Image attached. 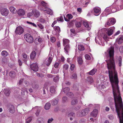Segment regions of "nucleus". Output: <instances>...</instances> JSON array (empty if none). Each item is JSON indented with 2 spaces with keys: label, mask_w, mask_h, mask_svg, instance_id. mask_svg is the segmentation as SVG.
Here are the masks:
<instances>
[{
  "label": "nucleus",
  "mask_w": 123,
  "mask_h": 123,
  "mask_svg": "<svg viewBox=\"0 0 123 123\" xmlns=\"http://www.w3.org/2000/svg\"><path fill=\"white\" fill-rule=\"evenodd\" d=\"M78 102V100L76 99L73 98L71 102V105H75L77 104Z\"/></svg>",
  "instance_id": "aec40b11"
},
{
  "label": "nucleus",
  "mask_w": 123,
  "mask_h": 123,
  "mask_svg": "<svg viewBox=\"0 0 123 123\" xmlns=\"http://www.w3.org/2000/svg\"><path fill=\"white\" fill-rule=\"evenodd\" d=\"M59 101L58 99H55L54 100H52L51 101V103L52 105H55L57 104Z\"/></svg>",
  "instance_id": "a211bd4d"
},
{
  "label": "nucleus",
  "mask_w": 123,
  "mask_h": 123,
  "mask_svg": "<svg viewBox=\"0 0 123 123\" xmlns=\"http://www.w3.org/2000/svg\"><path fill=\"white\" fill-rule=\"evenodd\" d=\"M70 89L68 87H66L63 88L62 90V91L64 92L65 93H68V92L69 91Z\"/></svg>",
  "instance_id": "72a5a7b5"
},
{
  "label": "nucleus",
  "mask_w": 123,
  "mask_h": 123,
  "mask_svg": "<svg viewBox=\"0 0 123 123\" xmlns=\"http://www.w3.org/2000/svg\"><path fill=\"white\" fill-rule=\"evenodd\" d=\"M51 106L49 102L46 103L44 106V108L46 110H48L50 108Z\"/></svg>",
  "instance_id": "b1692460"
},
{
  "label": "nucleus",
  "mask_w": 123,
  "mask_h": 123,
  "mask_svg": "<svg viewBox=\"0 0 123 123\" xmlns=\"http://www.w3.org/2000/svg\"><path fill=\"white\" fill-rule=\"evenodd\" d=\"M83 24L84 26L86 28H88L89 27V25L86 22H83Z\"/></svg>",
  "instance_id": "09e8293b"
},
{
  "label": "nucleus",
  "mask_w": 123,
  "mask_h": 123,
  "mask_svg": "<svg viewBox=\"0 0 123 123\" xmlns=\"http://www.w3.org/2000/svg\"><path fill=\"white\" fill-rule=\"evenodd\" d=\"M77 61L79 64H82L83 60L81 56H79L78 57Z\"/></svg>",
  "instance_id": "c85d7f7f"
},
{
  "label": "nucleus",
  "mask_w": 123,
  "mask_h": 123,
  "mask_svg": "<svg viewBox=\"0 0 123 123\" xmlns=\"http://www.w3.org/2000/svg\"><path fill=\"white\" fill-rule=\"evenodd\" d=\"M66 95L67 96L70 97H72L74 96L73 93L71 92H68L66 94Z\"/></svg>",
  "instance_id": "58836bf2"
},
{
  "label": "nucleus",
  "mask_w": 123,
  "mask_h": 123,
  "mask_svg": "<svg viewBox=\"0 0 123 123\" xmlns=\"http://www.w3.org/2000/svg\"><path fill=\"white\" fill-rule=\"evenodd\" d=\"M24 31L23 28L21 26L17 27L15 31V32L16 34L20 35L22 34Z\"/></svg>",
  "instance_id": "7ed1b4c3"
},
{
  "label": "nucleus",
  "mask_w": 123,
  "mask_h": 123,
  "mask_svg": "<svg viewBox=\"0 0 123 123\" xmlns=\"http://www.w3.org/2000/svg\"><path fill=\"white\" fill-rule=\"evenodd\" d=\"M85 57L86 59L89 60L90 59V57L89 55L86 54L85 55Z\"/></svg>",
  "instance_id": "603ef678"
},
{
  "label": "nucleus",
  "mask_w": 123,
  "mask_h": 123,
  "mask_svg": "<svg viewBox=\"0 0 123 123\" xmlns=\"http://www.w3.org/2000/svg\"><path fill=\"white\" fill-rule=\"evenodd\" d=\"M33 15L36 18H38L40 15L39 12L37 10H35L32 11Z\"/></svg>",
  "instance_id": "6e6552de"
},
{
  "label": "nucleus",
  "mask_w": 123,
  "mask_h": 123,
  "mask_svg": "<svg viewBox=\"0 0 123 123\" xmlns=\"http://www.w3.org/2000/svg\"><path fill=\"white\" fill-rule=\"evenodd\" d=\"M71 78L74 79H76L77 78V75L76 73L73 74L71 77Z\"/></svg>",
  "instance_id": "ea45409f"
},
{
  "label": "nucleus",
  "mask_w": 123,
  "mask_h": 123,
  "mask_svg": "<svg viewBox=\"0 0 123 123\" xmlns=\"http://www.w3.org/2000/svg\"><path fill=\"white\" fill-rule=\"evenodd\" d=\"M39 21L42 23H44L46 22L45 20L42 18H40L39 19Z\"/></svg>",
  "instance_id": "de8ad7c7"
},
{
  "label": "nucleus",
  "mask_w": 123,
  "mask_h": 123,
  "mask_svg": "<svg viewBox=\"0 0 123 123\" xmlns=\"http://www.w3.org/2000/svg\"><path fill=\"white\" fill-rule=\"evenodd\" d=\"M2 55L6 57L8 55V53L5 50L2 51L1 52Z\"/></svg>",
  "instance_id": "cd10ccee"
},
{
  "label": "nucleus",
  "mask_w": 123,
  "mask_h": 123,
  "mask_svg": "<svg viewBox=\"0 0 123 123\" xmlns=\"http://www.w3.org/2000/svg\"><path fill=\"white\" fill-rule=\"evenodd\" d=\"M96 69H93L92 70L90 71L89 73V75H93L95 73V72L96 71Z\"/></svg>",
  "instance_id": "c9c22d12"
},
{
  "label": "nucleus",
  "mask_w": 123,
  "mask_h": 123,
  "mask_svg": "<svg viewBox=\"0 0 123 123\" xmlns=\"http://www.w3.org/2000/svg\"><path fill=\"white\" fill-rule=\"evenodd\" d=\"M1 13L3 16H6L8 15L9 13V11L6 8L2 9L0 11Z\"/></svg>",
  "instance_id": "423d86ee"
},
{
  "label": "nucleus",
  "mask_w": 123,
  "mask_h": 123,
  "mask_svg": "<svg viewBox=\"0 0 123 123\" xmlns=\"http://www.w3.org/2000/svg\"><path fill=\"white\" fill-rule=\"evenodd\" d=\"M122 57L121 56H119L118 58V65L120 67L122 65Z\"/></svg>",
  "instance_id": "4c0bfd02"
},
{
  "label": "nucleus",
  "mask_w": 123,
  "mask_h": 123,
  "mask_svg": "<svg viewBox=\"0 0 123 123\" xmlns=\"http://www.w3.org/2000/svg\"><path fill=\"white\" fill-rule=\"evenodd\" d=\"M94 11L95 13L97 14H94L96 16L98 15L100 13V10L96 7L94 8Z\"/></svg>",
  "instance_id": "ddd939ff"
},
{
  "label": "nucleus",
  "mask_w": 123,
  "mask_h": 123,
  "mask_svg": "<svg viewBox=\"0 0 123 123\" xmlns=\"http://www.w3.org/2000/svg\"><path fill=\"white\" fill-rule=\"evenodd\" d=\"M50 40L52 42H54L55 41V38L54 37H51Z\"/></svg>",
  "instance_id": "bf43d9fd"
},
{
  "label": "nucleus",
  "mask_w": 123,
  "mask_h": 123,
  "mask_svg": "<svg viewBox=\"0 0 123 123\" xmlns=\"http://www.w3.org/2000/svg\"><path fill=\"white\" fill-rule=\"evenodd\" d=\"M103 38L106 41V40H108L109 38L108 37V36L106 34H105L103 37Z\"/></svg>",
  "instance_id": "3c124183"
},
{
  "label": "nucleus",
  "mask_w": 123,
  "mask_h": 123,
  "mask_svg": "<svg viewBox=\"0 0 123 123\" xmlns=\"http://www.w3.org/2000/svg\"><path fill=\"white\" fill-rule=\"evenodd\" d=\"M22 55L23 58V61L25 62V63L28 66V65L26 63L28 58L29 57L25 53H23L22 54Z\"/></svg>",
  "instance_id": "4468645a"
},
{
  "label": "nucleus",
  "mask_w": 123,
  "mask_h": 123,
  "mask_svg": "<svg viewBox=\"0 0 123 123\" xmlns=\"http://www.w3.org/2000/svg\"><path fill=\"white\" fill-rule=\"evenodd\" d=\"M32 120V119L30 118H29L27 120L26 122L25 123H29Z\"/></svg>",
  "instance_id": "69168bd1"
},
{
  "label": "nucleus",
  "mask_w": 123,
  "mask_h": 123,
  "mask_svg": "<svg viewBox=\"0 0 123 123\" xmlns=\"http://www.w3.org/2000/svg\"><path fill=\"white\" fill-rule=\"evenodd\" d=\"M7 109L9 110L10 112L13 113L15 111V108L14 106L11 104H8L7 106Z\"/></svg>",
  "instance_id": "39448f33"
},
{
  "label": "nucleus",
  "mask_w": 123,
  "mask_h": 123,
  "mask_svg": "<svg viewBox=\"0 0 123 123\" xmlns=\"http://www.w3.org/2000/svg\"><path fill=\"white\" fill-rule=\"evenodd\" d=\"M37 123H44V121L42 117H39L38 118L36 121Z\"/></svg>",
  "instance_id": "4be33fe9"
},
{
  "label": "nucleus",
  "mask_w": 123,
  "mask_h": 123,
  "mask_svg": "<svg viewBox=\"0 0 123 123\" xmlns=\"http://www.w3.org/2000/svg\"><path fill=\"white\" fill-rule=\"evenodd\" d=\"M31 69L34 72L38 71V67L36 63L33 64L31 65Z\"/></svg>",
  "instance_id": "0eeeda50"
},
{
  "label": "nucleus",
  "mask_w": 123,
  "mask_h": 123,
  "mask_svg": "<svg viewBox=\"0 0 123 123\" xmlns=\"http://www.w3.org/2000/svg\"><path fill=\"white\" fill-rule=\"evenodd\" d=\"M18 13L20 16H23L25 13V11L23 9H19L18 12Z\"/></svg>",
  "instance_id": "f3484780"
},
{
  "label": "nucleus",
  "mask_w": 123,
  "mask_h": 123,
  "mask_svg": "<svg viewBox=\"0 0 123 123\" xmlns=\"http://www.w3.org/2000/svg\"><path fill=\"white\" fill-rule=\"evenodd\" d=\"M37 25L41 29H44V26L42 24H38Z\"/></svg>",
  "instance_id": "4d7b16f0"
},
{
  "label": "nucleus",
  "mask_w": 123,
  "mask_h": 123,
  "mask_svg": "<svg viewBox=\"0 0 123 123\" xmlns=\"http://www.w3.org/2000/svg\"><path fill=\"white\" fill-rule=\"evenodd\" d=\"M78 49L80 51L83 50L85 49V48L84 46L81 45H78Z\"/></svg>",
  "instance_id": "2f4dec72"
},
{
  "label": "nucleus",
  "mask_w": 123,
  "mask_h": 123,
  "mask_svg": "<svg viewBox=\"0 0 123 123\" xmlns=\"http://www.w3.org/2000/svg\"><path fill=\"white\" fill-rule=\"evenodd\" d=\"M55 30L58 33H59L60 31V28L58 26H55L54 27Z\"/></svg>",
  "instance_id": "c756f323"
},
{
  "label": "nucleus",
  "mask_w": 123,
  "mask_h": 123,
  "mask_svg": "<svg viewBox=\"0 0 123 123\" xmlns=\"http://www.w3.org/2000/svg\"><path fill=\"white\" fill-rule=\"evenodd\" d=\"M32 86L33 88L34 89H37L38 87V85L35 83L33 84Z\"/></svg>",
  "instance_id": "37998d69"
},
{
  "label": "nucleus",
  "mask_w": 123,
  "mask_h": 123,
  "mask_svg": "<svg viewBox=\"0 0 123 123\" xmlns=\"http://www.w3.org/2000/svg\"><path fill=\"white\" fill-rule=\"evenodd\" d=\"M24 81V79H22L20 80L18 82V84H21Z\"/></svg>",
  "instance_id": "774afa93"
},
{
  "label": "nucleus",
  "mask_w": 123,
  "mask_h": 123,
  "mask_svg": "<svg viewBox=\"0 0 123 123\" xmlns=\"http://www.w3.org/2000/svg\"><path fill=\"white\" fill-rule=\"evenodd\" d=\"M68 68V65H64L63 67V68L65 70H67Z\"/></svg>",
  "instance_id": "5fc2aeb1"
},
{
  "label": "nucleus",
  "mask_w": 123,
  "mask_h": 123,
  "mask_svg": "<svg viewBox=\"0 0 123 123\" xmlns=\"http://www.w3.org/2000/svg\"><path fill=\"white\" fill-rule=\"evenodd\" d=\"M111 24L112 25H114L116 22L115 19L114 18H111L109 20Z\"/></svg>",
  "instance_id": "e433bc0d"
},
{
  "label": "nucleus",
  "mask_w": 123,
  "mask_h": 123,
  "mask_svg": "<svg viewBox=\"0 0 123 123\" xmlns=\"http://www.w3.org/2000/svg\"><path fill=\"white\" fill-rule=\"evenodd\" d=\"M9 75L11 77L14 78L16 76V72L13 71H11L9 73Z\"/></svg>",
  "instance_id": "6ab92c4d"
},
{
  "label": "nucleus",
  "mask_w": 123,
  "mask_h": 123,
  "mask_svg": "<svg viewBox=\"0 0 123 123\" xmlns=\"http://www.w3.org/2000/svg\"><path fill=\"white\" fill-rule=\"evenodd\" d=\"M120 123H123V113H117Z\"/></svg>",
  "instance_id": "9b49d317"
},
{
  "label": "nucleus",
  "mask_w": 123,
  "mask_h": 123,
  "mask_svg": "<svg viewBox=\"0 0 123 123\" xmlns=\"http://www.w3.org/2000/svg\"><path fill=\"white\" fill-rule=\"evenodd\" d=\"M59 65V63L57 62H56L54 65V67L56 68H58Z\"/></svg>",
  "instance_id": "680f3d73"
},
{
  "label": "nucleus",
  "mask_w": 123,
  "mask_h": 123,
  "mask_svg": "<svg viewBox=\"0 0 123 123\" xmlns=\"http://www.w3.org/2000/svg\"><path fill=\"white\" fill-rule=\"evenodd\" d=\"M69 42V40L68 39H63V45L64 46L68 44Z\"/></svg>",
  "instance_id": "bb28decb"
},
{
  "label": "nucleus",
  "mask_w": 123,
  "mask_h": 123,
  "mask_svg": "<svg viewBox=\"0 0 123 123\" xmlns=\"http://www.w3.org/2000/svg\"><path fill=\"white\" fill-rule=\"evenodd\" d=\"M81 24L80 22H76L75 23V25L76 27H79L81 26Z\"/></svg>",
  "instance_id": "49530a36"
},
{
  "label": "nucleus",
  "mask_w": 123,
  "mask_h": 123,
  "mask_svg": "<svg viewBox=\"0 0 123 123\" xmlns=\"http://www.w3.org/2000/svg\"><path fill=\"white\" fill-rule=\"evenodd\" d=\"M116 42H117L119 44H120L123 42V36H119V38L117 39Z\"/></svg>",
  "instance_id": "9d476101"
},
{
  "label": "nucleus",
  "mask_w": 123,
  "mask_h": 123,
  "mask_svg": "<svg viewBox=\"0 0 123 123\" xmlns=\"http://www.w3.org/2000/svg\"><path fill=\"white\" fill-rule=\"evenodd\" d=\"M75 66L74 64H72L70 66V69L71 70H73Z\"/></svg>",
  "instance_id": "052dcab7"
},
{
  "label": "nucleus",
  "mask_w": 123,
  "mask_h": 123,
  "mask_svg": "<svg viewBox=\"0 0 123 123\" xmlns=\"http://www.w3.org/2000/svg\"><path fill=\"white\" fill-rule=\"evenodd\" d=\"M43 10L45 13H47L48 14L51 15L53 14V12L52 10L48 7L45 9H43Z\"/></svg>",
  "instance_id": "1a4fd4ad"
},
{
  "label": "nucleus",
  "mask_w": 123,
  "mask_h": 123,
  "mask_svg": "<svg viewBox=\"0 0 123 123\" xmlns=\"http://www.w3.org/2000/svg\"><path fill=\"white\" fill-rule=\"evenodd\" d=\"M26 92L27 93L28 92L27 91V89L26 88H25L21 90V94L22 95H24L25 94V92Z\"/></svg>",
  "instance_id": "7c9ffc66"
},
{
  "label": "nucleus",
  "mask_w": 123,
  "mask_h": 123,
  "mask_svg": "<svg viewBox=\"0 0 123 123\" xmlns=\"http://www.w3.org/2000/svg\"><path fill=\"white\" fill-rule=\"evenodd\" d=\"M70 31L73 34H76V32L74 29H71L70 30Z\"/></svg>",
  "instance_id": "338daca9"
},
{
  "label": "nucleus",
  "mask_w": 123,
  "mask_h": 123,
  "mask_svg": "<svg viewBox=\"0 0 123 123\" xmlns=\"http://www.w3.org/2000/svg\"><path fill=\"white\" fill-rule=\"evenodd\" d=\"M108 117L110 120H112L114 119V116L111 114L108 115Z\"/></svg>",
  "instance_id": "79ce46f5"
},
{
  "label": "nucleus",
  "mask_w": 123,
  "mask_h": 123,
  "mask_svg": "<svg viewBox=\"0 0 123 123\" xmlns=\"http://www.w3.org/2000/svg\"><path fill=\"white\" fill-rule=\"evenodd\" d=\"M26 41L29 43H32L34 41V39L31 35L29 34H25L24 36Z\"/></svg>",
  "instance_id": "f03ea898"
},
{
  "label": "nucleus",
  "mask_w": 123,
  "mask_h": 123,
  "mask_svg": "<svg viewBox=\"0 0 123 123\" xmlns=\"http://www.w3.org/2000/svg\"><path fill=\"white\" fill-rule=\"evenodd\" d=\"M56 20L57 21L62 22L63 21V19L62 17H61L57 18Z\"/></svg>",
  "instance_id": "c03bdc74"
},
{
  "label": "nucleus",
  "mask_w": 123,
  "mask_h": 123,
  "mask_svg": "<svg viewBox=\"0 0 123 123\" xmlns=\"http://www.w3.org/2000/svg\"><path fill=\"white\" fill-rule=\"evenodd\" d=\"M67 100V97H64L62 98V101L63 102H65Z\"/></svg>",
  "instance_id": "13d9d810"
},
{
  "label": "nucleus",
  "mask_w": 123,
  "mask_h": 123,
  "mask_svg": "<svg viewBox=\"0 0 123 123\" xmlns=\"http://www.w3.org/2000/svg\"><path fill=\"white\" fill-rule=\"evenodd\" d=\"M52 58V57H49L47 60V61L46 63V64L47 66H49L51 62Z\"/></svg>",
  "instance_id": "412c9836"
},
{
  "label": "nucleus",
  "mask_w": 123,
  "mask_h": 123,
  "mask_svg": "<svg viewBox=\"0 0 123 123\" xmlns=\"http://www.w3.org/2000/svg\"><path fill=\"white\" fill-rule=\"evenodd\" d=\"M86 80L89 83L91 84L93 82V80L91 76H89L87 77Z\"/></svg>",
  "instance_id": "5701e85b"
},
{
  "label": "nucleus",
  "mask_w": 123,
  "mask_h": 123,
  "mask_svg": "<svg viewBox=\"0 0 123 123\" xmlns=\"http://www.w3.org/2000/svg\"><path fill=\"white\" fill-rule=\"evenodd\" d=\"M86 120L85 119H82L79 121L80 123H84L86 122Z\"/></svg>",
  "instance_id": "8fccbe9b"
},
{
  "label": "nucleus",
  "mask_w": 123,
  "mask_h": 123,
  "mask_svg": "<svg viewBox=\"0 0 123 123\" xmlns=\"http://www.w3.org/2000/svg\"><path fill=\"white\" fill-rule=\"evenodd\" d=\"M53 119L52 118H50L49 119L48 121V123H51V122L53 121Z\"/></svg>",
  "instance_id": "e2e57ef3"
},
{
  "label": "nucleus",
  "mask_w": 123,
  "mask_h": 123,
  "mask_svg": "<svg viewBox=\"0 0 123 123\" xmlns=\"http://www.w3.org/2000/svg\"><path fill=\"white\" fill-rule=\"evenodd\" d=\"M32 15H33L32 13L30 12L27 14V17L29 18H30Z\"/></svg>",
  "instance_id": "0e129e2a"
},
{
  "label": "nucleus",
  "mask_w": 123,
  "mask_h": 123,
  "mask_svg": "<svg viewBox=\"0 0 123 123\" xmlns=\"http://www.w3.org/2000/svg\"><path fill=\"white\" fill-rule=\"evenodd\" d=\"M115 29V27H112L109 28L107 29L106 33L108 36H110L112 35L113 32V31Z\"/></svg>",
  "instance_id": "20e7f679"
},
{
  "label": "nucleus",
  "mask_w": 123,
  "mask_h": 123,
  "mask_svg": "<svg viewBox=\"0 0 123 123\" xmlns=\"http://www.w3.org/2000/svg\"><path fill=\"white\" fill-rule=\"evenodd\" d=\"M75 114L74 113L72 112L69 113L68 115V116L69 117L74 116H75Z\"/></svg>",
  "instance_id": "6e6d98bb"
},
{
  "label": "nucleus",
  "mask_w": 123,
  "mask_h": 123,
  "mask_svg": "<svg viewBox=\"0 0 123 123\" xmlns=\"http://www.w3.org/2000/svg\"><path fill=\"white\" fill-rule=\"evenodd\" d=\"M10 11L13 13H16V12L17 10H16L15 8L13 6H11L10 8Z\"/></svg>",
  "instance_id": "393cba45"
},
{
  "label": "nucleus",
  "mask_w": 123,
  "mask_h": 123,
  "mask_svg": "<svg viewBox=\"0 0 123 123\" xmlns=\"http://www.w3.org/2000/svg\"><path fill=\"white\" fill-rule=\"evenodd\" d=\"M50 91L51 93H54L55 91V87L54 86H51L50 87Z\"/></svg>",
  "instance_id": "f704fd0d"
},
{
  "label": "nucleus",
  "mask_w": 123,
  "mask_h": 123,
  "mask_svg": "<svg viewBox=\"0 0 123 123\" xmlns=\"http://www.w3.org/2000/svg\"><path fill=\"white\" fill-rule=\"evenodd\" d=\"M98 113L97 109H94L91 113V116L96 117L97 116Z\"/></svg>",
  "instance_id": "f8f14e48"
},
{
  "label": "nucleus",
  "mask_w": 123,
  "mask_h": 123,
  "mask_svg": "<svg viewBox=\"0 0 123 123\" xmlns=\"http://www.w3.org/2000/svg\"><path fill=\"white\" fill-rule=\"evenodd\" d=\"M59 80L58 76H57L56 77L54 78L53 80L55 82H57Z\"/></svg>",
  "instance_id": "864d4df0"
},
{
  "label": "nucleus",
  "mask_w": 123,
  "mask_h": 123,
  "mask_svg": "<svg viewBox=\"0 0 123 123\" xmlns=\"http://www.w3.org/2000/svg\"><path fill=\"white\" fill-rule=\"evenodd\" d=\"M4 91L5 95L7 96H9L10 93V90L6 89H5Z\"/></svg>",
  "instance_id": "a878e982"
},
{
  "label": "nucleus",
  "mask_w": 123,
  "mask_h": 123,
  "mask_svg": "<svg viewBox=\"0 0 123 123\" xmlns=\"http://www.w3.org/2000/svg\"><path fill=\"white\" fill-rule=\"evenodd\" d=\"M73 16L71 14H68L67 15V18H68L69 21L70 19H71L73 18Z\"/></svg>",
  "instance_id": "a18cd8bd"
},
{
  "label": "nucleus",
  "mask_w": 123,
  "mask_h": 123,
  "mask_svg": "<svg viewBox=\"0 0 123 123\" xmlns=\"http://www.w3.org/2000/svg\"><path fill=\"white\" fill-rule=\"evenodd\" d=\"M70 49V47L69 44H67L65 47L64 49L65 50V52L67 53L69 51Z\"/></svg>",
  "instance_id": "2eb2a0df"
},
{
  "label": "nucleus",
  "mask_w": 123,
  "mask_h": 123,
  "mask_svg": "<svg viewBox=\"0 0 123 123\" xmlns=\"http://www.w3.org/2000/svg\"><path fill=\"white\" fill-rule=\"evenodd\" d=\"M36 55V53L34 51H33L31 53L30 55V58L31 60L34 59Z\"/></svg>",
  "instance_id": "dca6fc26"
},
{
  "label": "nucleus",
  "mask_w": 123,
  "mask_h": 123,
  "mask_svg": "<svg viewBox=\"0 0 123 123\" xmlns=\"http://www.w3.org/2000/svg\"><path fill=\"white\" fill-rule=\"evenodd\" d=\"M89 111V109L88 108H86L82 110L78 111L77 113V115L79 117L85 116L88 114Z\"/></svg>",
  "instance_id": "f257e3e1"
},
{
  "label": "nucleus",
  "mask_w": 123,
  "mask_h": 123,
  "mask_svg": "<svg viewBox=\"0 0 123 123\" xmlns=\"http://www.w3.org/2000/svg\"><path fill=\"white\" fill-rule=\"evenodd\" d=\"M26 22L28 24L31 25L36 27H37V26L34 23H32L31 22H29L28 21H27Z\"/></svg>",
  "instance_id": "a19ab883"
},
{
  "label": "nucleus",
  "mask_w": 123,
  "mask_h": 123,
  "mask_svg": "<svg viewBox=\"0 0 123 123\" xmlns=\"http://www.w3.org/2000/svg\"><path fill=\"white\" fill-rule=\"evenodd\" d=\"M41 5L44 7L45 9L48 7V4L45 3L43 1H42L41 3Z\"/></svg>",
  "instance_id": "473e14b6"
}]
</instances>
